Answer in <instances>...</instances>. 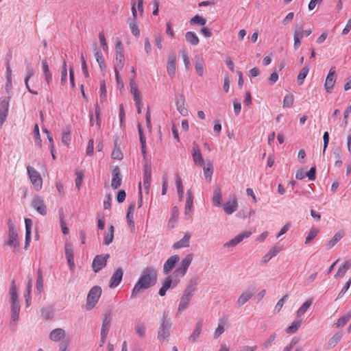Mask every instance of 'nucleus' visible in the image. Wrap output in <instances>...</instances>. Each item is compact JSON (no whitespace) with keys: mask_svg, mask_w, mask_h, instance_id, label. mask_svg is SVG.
Segmentation results:
<instances>
[{"mask_svg":"<svg viewBox=\"0 0 351 351\" xmlns=\"http://www.w3.org/2000/svg\"><path fill=\"white\" fill-rule=\"evenodd\" d=\"M192 261V254H188L185 256V257L182 260L180 266L174 271L173 275L169 276L165 280L162 287L158 291V294L160 296H164L169 289L174 288L177 286L180 282V278L183 277L186 274Z\"/></svg>","mask_w":351,"mask_h":351,"instance_id":"1","label":"nucleus"},{"mask_svg":"<svg viewBox=\"0 0 351 351\" xmlns=\"http://www.w3.org/2000/svg\"><path fill=\"white\" fill-rule=\"evenodd\" d=\"M156 279L157 271L152 267L145 268L134 285L131 298L137 297L143 290L153 286L156 283Z\"/></svg>","mask_w":351,"mask_h":351,"instance_id":"2","label":"nucleus"},{"mask_svg":"<svg viewBox=\"0 0 351 351\" xmlns=\"http://www.w3.org/2000/svg\"><path fill=\"white\" fill-rule=\"evenodd\" d=\"M8 237L5 241V244L14 248V251L17 252L20 247V242L19 235L16 232L15 226L11 219L8 221Z\"/></svg>","mask_w":351,"mask_h":351,"instance_id":"3","label":"nucleus"},{"mask_svg":"<svg viewBox=\"0 0 351 351\" xmlns=\"http://www.w3.org/2000/svg\"><path fill=\"white\" fill-rule=\"evenodd\" d=\"M101 288L99 286H95L90 289L86 298V310L90 311L95 306L101 297Z\"/></svg>","mask_w":351,"mask_h":351,"instance_id":"4","label":"nucleus"},{"mask_svg":"<svg viewBox=\"0 0 351 351\" xmlns=\"http://www.w3.org/2000/svg\"><path fill=\"white\" fill-rule=\"evenodd\" d=\"M27 171L34 189L36 191H39L43 187V178L40 173L31 166L27 167Z\"/></svg>","mask_w":351,"mask_h":351,"instance_id":"5","label":"nucleus"},{"mask_svg":"<svg viewBox=\"0 0 351 351\" xmlns=\"http://www.w3.org/2000/svg\"><path fill=\"white\" fill-rule=\"evenodd\" d=\"M130 91L131 95L133 97V99H134V101L135 103V106L137 109V112L138 114H141L143 104V101L141 99V93L138 90V85L136 83V82H134V79H132L131 80Z\"/></svg>","mask_w":351,"mask_h":351,"instance_id":"6","label":"nucleus"},{"mask_svg":"<svg viewBox=\"0 0 351 351\" xmlns=\"http://www.w3.org/2000/svg\"><path fill=\"white\" fill-rule=\"evenodd\" d=\"M116 57L114 62V70H121L123 68L125 62V57L123 48L121 42L118 43L115 46Z\"/></svg>","mask_w":351,"mask_h":351,"instance_id":"7","label":"nucleus"},{"mask_svg":"<svg viewBox=\"0 0 351 351\" xmlns=\"http://www.w3.org/2000/svg\"><path fill=\"white\" fill-rule=\"evenodd\" d=\"M109 254L104 255H97L93 261L92 267L93 269L97 272L104 267L106 265L107 261L109 258Z\"/></svg>","mask_w":351,"mask_h":351,"instance_id":"8","label":"nucleus"},{"mask_svg":"<svg viewBox=\"0 0 351 351\" xmlns=\"http://www.w3.org/2000/svg\"><path fill=\"white\" fill-rule=\"evenodd\" d=\"M32 206L40 215H46L47 206L43 197L40 196H35L32 201Z\"/></svg>","mask_w":351,"mask_h":351,"instance_id":"9","label":"nucleus"},{"mask_svg":"<svg viewBox=\"0 0 351 351\" xmlns=\"http://www.w3.org/2000/svg\"><path fill=\"white\" fill-rule=\"evenodd\" d=\"M192 296H193V293H192V291L189 290V289H186L181 298H180V304H179V306H178V312H182L184 310H185L190 302H191V300L192 298Z\"/></svg>","mask_w":351,"mask_h":351,"instance_id":"10","label":"nucleus"},{"mask_svg":"<svg viewBox=\"0 0 351 351\" xmlns=\"http://www.w3.org/2000/svg\"><path fill=\"white\" fill-rule=\"evenodd\" d=\"M171 324L165 321V319L162 320V322L159 328L158 333V339L162 341L167 339L170 335Z\"/></svg>","mask_w":351,"mask_h":351,"instance_id":"11","label":"nucleus"},{"mask_svg":"<svg viewBox=\"0 0 351 351\" xmlns=\"http://www.w3.org/2000/svg\"><path fill=\"white\" fill-rule=\"evenodd\" d=\"M336 82V76H335V67H332L330 69L328 74L326 77L324 88L327 93H330L331 90L333 88L334 85Z\"/></svg>","mask_w":351,"mask_h":351,"instance_id":"12","label":"nucleus"},{"mask_svg":"<svg viewBox=\"0 0 351 351\" xmlns=\"http://www.w3.org/2000/svg\"><path fill=\"white\" fill-rule=\"evenodd\" d=\"M8 106H9V99L8 97H2L0 98V127L4 123L8 112Z\"/></svg>","mask_w":351,"mask_h":351,"instance_id":"13","label":"nucleus"},{"mask_svg":"<svg viewBox=\"0 0 351 351\" xmlns=\"http://www.w3.org/2000/svg\"><path fill=\"white\" fill-rule=\"evenodd\" d=\"M180 257L178 255H173L170 256L165 263L163 265V272L167 275L169 274L171 270L175 267L176 263H178Z\"/></svg>","mask_w":351,"mask_h":351,"instance_id":"14","label":"nucleus"},{"mask_svg":"<svg viewBox=\"0 0 351 351\" xmlns=\"http://www.w3.org/2000/svg\"><path fill=\"white\" fill-rule=\"evenodd\" d=\"M192 157L193 162L196 165L204 167V162L200 152V149L199 146L195 143H193Z\"/></svg>","mask_w":351,"mask_h":351,"instance_id":"15","label":"nucleus"},{"mask_svg":"<svg viewBox=\"0 0 351 351\" xmlns=\"http://www.w3.org/2000/svg\"><path fill=\"white\" fill-rule=\"evenodd\" d=\"M143 171V187L145 190V192L147 193L149 192L152 180L151 168L146 165L144 167Z\"/></svg>","mask_w":351,"mask_h":351,"instance_id":"16","label":"nucleus"},{"mask_svg":"<svg viewBox=\"0 0 351 351\" xmlns=\"http://www.w3.org/2000/svg\"><path fill=\"white\" fill-rule=\"evenodd\" d=\"M252 234L250 231H245L236 236L234 239L229 241L225 244V246H235L241 242L244 239L248 238Z\"/></svg>","mask_w":351,"mask_h":351,"instance_id":"17","label":"nucleus"},{"mask_svg":"<svg viewBox=\"0 0 351 351\" xmlns=\"http://www.w3.org/2000/svg\"><path fill=\"white\" fill-rule=\"evenodd\" d=\"M134 209H135V204L132 203L128 208V212H127V215H126L128 224L130 228L131 229L132 232H134L135 230V224H134Z\"/></svg>","mask_w":351,"mask_h":351,"instance_id":"18","label":"nucleus"},{"mask_svg":"<svg viewBox=\"0 0 351 351\" xmlns=\"http://www.w3.org/2000/svg\"><path fill=\"white\" fill-rule=\"evenodd\" d=\"M255 291L254 289H248L244 291L239 297L237 303L239 306H241L245 304L254 294Z\"/></svg>","mask_w":351,"mask_h":351,"instance_id":"19","label":"nucleus"},{"mask_svg":"<svg viewBox=\"0 0 351 351\" xmlns=\"http://www.w3.org/2000/svg\"><path fill=\"white\" fill-rule=\"evenodd\" d=\"M123 275V271L121 268L117 269L110 278V287L115 288L121 282Z\"/></svg>","mask_w":351,"mask_h":351,"instance_id":"20","label":"nucleus"},{"mask_svg":"<svg viewBox=\"0 0 351 351\" xmlns=\"http://www.w3.org/2000/svg\"><path fill=\"white\" fill-rule=\"evenodd\" d=\"M176 56L171 55L169 57L167 65V71L169 75L173 78L175 76L176 71Z\"/></svg>","mask_w":351,"mask_h":351,"instance_id":"21","label":"nucleus"},{"mask_svg":"<svg viewBox=\"0 0 351 351\" xmlns=\"http://www.w3.org/2000/svg\"><path fill=\"white\" fill-rule=\"evenodd\" d=\"M191 237V235L190 233H189V232L185 233V234L182 239H181L180 241H177L176 243H173V248L174 250H178V249H181V248L188 247L189 246Z\"/></svg>","mask_w":351,"mask_h":351,"instance_id":"22","label":"nucleus"},{"mask_svg":"<svg viewBox=\"0 0 351 351\" xmlns=\"http://www.w3.org/2000/svg\"><path fill=\"white\" fill-rule=\"evenodd\" d=\"M121 176L118 167H116L112 171V179L111 181V186L114 189H118L121 184Z\"/></svg>","mask_w":351,"mask_h":351,"instance_id":"23","label":"nucleus"},{"mask_svg":"<svg viewBox=\"0 0 351 351\" xmlns=\"http://www.w3.org/2000/svg\"><path fill=\"white\" fill-rule=\"evenodd\" d=\"M25 63L27 65V68H26L27 75L25 78V86H26L27 90H29V92H30L31 93H32L34 95H38L37 91H34V90H31L29 86V80L30 79V77H32L34 75V71L33 68L31 66V64L29 62H28L27 61H25Z\"/></svg>","mask_w":351,"mask_h":351,"instance_id":"24","label":"nucleus"},{"mask_svg":"<svg viewBox=\"0 0 351 351\" xmlns=\"http://www.w3.org/2000/svg\"><path fill=\"white\" fill-rule=\"evenodd\" d=\"M65 337V331L62 328H56L49 334V339L53 341H58Z\"/></svg>","mask_w":351,"mask_h":351,"instance_id":"25","label":"nucleus"},{"mask_svg":"<svg viewBox=\"0 0 351 351\" xmlns=\"http://www.w3.org/2000/svg\"><path fill=\"white\" fill-rule=\"evenodd\" d=\"M237 201L234 198L232 200L227 202L223 205V210L227 215H230L237 209Z\"/></svg>","mask_w":351,"mask_h":351,"instance_id":"26","label":"nucleus"},{"mask_svg":"<svg viewBox=\"0 0 351 351\" xmlns=\"http://www.w3.org/2000/svg\"><path fill=\"white\" fill-rule=\"evenodd\" d=\"M42 65L45 80L46 81L47 84L49 85L52 81V76L49 71L48 63L45 59L42 60Z\"/></svg>","mask_w":351,"mask_h":351,"instance_id":"27","label":"nucleus"},{"mask_svg":"<svg viewBox=\"0 0 351 351\" xmlns=\"http://www.w3.org/2000/svg\"><path fill=\"white\" fill-rule=\"evenodd\" d=\"M9 294L10 296L11 304H19L18 294H17V289H16V284L14 280H12L10 284V289Z\"/></svg>","mask_w":351,"mask_h":351,"instance_id":"28","label":"nucleus"},{"mask_svg":"<svg viewBox=\"0 0 351 351\" xmlns=\"http://www.w3.org/2000/svg\"><path fill=\"white\" fill-rule=\"evenodd\" d=\"M203 325L202 320H199L197 322L195 325V328L193 330L191 335L189 337V339L191 342L196 341L197 339L199 337V335L201 334L202 328Z\"/></svg>","mask_w":351,"mask_h":351,"instance_id":"29","label":"nucleus"},{"mask_svg":"<svg viewBox=\"0 0 351 351\" xmlns=\"http://www.w3.org/2000/svg\"><path fill=\"white\" fill-rule=\"evenodd\" d=\"M193 197L191 192L188 191L186 199L185 215H188L189 217H191L193 211Z\"/></svg>","mask_w":351,"mask_h":351,"instance_id":"30","label":"nucleus"},{"mask_svg":"<svg viewBox=\"0 0 351 351\" xmlns=\"http://www.w3.org/2000/svg\"><path fill=\"white\" fill-rule=\"evenodd\" d=\"M351 268V261H345L338 269L335 278L343 277L346 271Z\"/></svg>","mask_w":351,"mask_h":351,"instance_id":"31","label":"nucleus"},{"mask_svg":"<svg viewBox=\"0 0 351 351\" xmlns=\"http://www.w3.org/2000/svg\"><path fill=\"white\" fill-rule=\"evenodd\" d=\"M20 313L19 304H11V324H15L19 319Z\"/></svg>","mask_w":351,"mask_h":351,"instance_id":"32","label":"nucleus"},{"mask_svg":"<svg viewBox=\"0 0 351 351\" xmlns=\"http://www.w3.org/2000/svg\"><path fill=\"white\" fill-rule=\"evenodd\" d=\"M313 304V299L310 298L306 300L302 305L299 308V309L296 312V316L298 317H301L304 315L306 311L310 308V306Z\"/></svg>","mask_w":351,"mask_h":351,"instance_id":"33","label":"nucleus"},{"mask_svg":"<svg viewBox=\"0 0 351 351\" xmlns=\"http://www.w3.org/2000/svg\"><path fill=\"white\" fill-rule=\"evenodd\" d=\"M185 38L186 42L192 45H197L199 43V38L193 32H187L185 34Z\"/></svg>","mask_w":351,"mask_h":351,"instance_id":"34","label":"nucleus"},{"mask_svg":"<svg viewBox=\"0 0 351 351\" xmlns=\"http://www.w3.org/2000/svg\"><path fill=\"white\" fill-rule=\"evenodd\" d=\"M94 56L98 62L100 69H104L106 67V64L101 51L97 48L95 49Z\"/></svg>","mask_w":351,"mask_h":351,"instance_id":"35","label":"nucleus"},{"mask_svg":"<svg viewBox=\"0 0 351 351\" xmlns=\"http://www.w3.org/2000/svg\"><path fill=\"white\" fill-rule=\"evenodd\" d=\"M110 326V319L108 317H106L102 322V326L101 328V336L103 337H106L108 333V330Z\"/></svg>","mask_w":351,"mask_h":351,"instance_id":"36","label":"nucleus"},{"mask_svg":"<svg viewBox=\"0 0 351 351\" xmlns=\"http://www.w3.org/2000/svg\"><path fill=\"white\" fill-rule=\"evenodd\" d=\"M351 318V311L341 316L335 324L336 328L343 327Z\"/></svg>","mask_w":351,"mask_h":351,"instance_id":"37","label":"nucleus"},{"mask_svg":"<svg viewBox=\"0 0 351 351\" xmlns=\"http://www.w3.org/2000/svg\"><path fill=\"white\" fill-rule=\"evenodd\" d=\"M203 167V171H204V174L205 178L210 182L212 179V176L213 174V165L210 162H208L206 164V166L204 165V167Z\"/></svg>","mask_w":351,"mask_h":351,"instance_id":"38","label":"nucleus"},{"mask_svg":"<svg viewBox=\"0 0 351 351\" xmlns=\"http://www.w3.org/2000/svg\"><path fill=\"white\" fill-rule=\"evenodd\" d=\"M134 330L136 334L140 337L143 338L145 336L146 328L144 324L138 322L135 324Z\"/></svg>","mask_w":351,"mask_h":351,"instance_id":"39","label":"nucleus"},{"mask_svg":"<svg viewBox=\"0 0 351 351\" xmlns=\"http://www.w3.org/2000/svg\"><path fill=\"white\" fill-rule=\"evenodd\" d=\"M221 199H222V195H221V191L219 188H217L215 190L213 197V202L215 205L219 206L221 205Z\"/></svg>","mask_w":351,"mask_h":351,"instance_id":"40","label":"nucleus"},{"mask_svg":"<svg viewBox=\"0 0 351 351\" xmlns=\"http://www.w3.org/2000/svg\"><path fill=\"white\" fill-rule=\"evenodd\" d=\"M114 228L113 226L109 227V232L105 236L104 239V243L106 245H110L114 239Z\"/></svg>","mask_w":351,"mask_h":351,"instance_id":"41","label":"nucleus"},{"mask_svg":"<svg viewBox=\"0 0 351 351\" xmlns=\"http://www.w3.org/2000/svg\"><path fill=\"white\" fill-rule=\"evenodd\" d=\"M309 72V68L306 66L303 67L298 75V82L300 85L303 84L304 79Z\"/></svg>","mask_w":351,"mask_h":351,"instance_id":"42","label":"nucleus"},{"mask_svg":"<svg viewBox=\"0 0 351 351\" xmlns=\"http://www.w3.org/2000/svg\"><path fill=\"white\" fill-rule=\"evenodd\" d=\"M341 237L342 234L341 233H336L332 237V239H331L326 243V248L329 250L333 247L336 245V243L341 239Z\"/></svg>","mask_w":351,"mask_h":351,"instance_id":"43","label":"nucleus"},{"mask_svg":"<svg viewBox=\"0 0 351 351\" xmlns=\"http://www.w3.org/2000/svg\"><path fill=\"white\" fill-rule=\"evenodd\" d=\"M32 280H29L27 284L26 293H25L26 306L29 307L31 304V291H32Z\"/></svg>","mask_w":351,"mask_h":351,"instance_id":"44","label":"nucleus"},{"mask_svg":"<svg viewBox=\"0 0 351 351\" xmlns=\"http://www.w3.org/2000/svg\"><path fill=\"white\" fill-rule=\"evenodd\" d=\"M75 186L80 189L84 178V173L82 170H77L75 171Z\"/></svg>","mask_w":351,"mask_h":351,"instance_id":"45","label":"nucleus"},{"mask_svg":"<svg viewBox=\"0 0 351 351\" xmlns=\"http://www.w3.org/2000/svg\"><path fill=\"white\" fill-rule=\"evenodd\" d=\"M36 289L39 293H41L43 291V278L40 269H38L37 274Z\"/></svg>","mask_w":351,"mask_h":351,"instance_id":"46","label":"nucleus"},{"mask_svg":"<svg viewBox=\"0 0 351 351\" xmlns=\"http://www.w3.org/2000/svg\"><path fill=\"white\" fill-rule=\"evenodd\" d=\"M301 325V321L300 320H295L287 328V333L288 334H292L295 332L298 329L300 328Z\"/></svg>","mask_w":351,"mask_h":351,"instance_id":"47","label":"nucleus"},{"mask_svg":"<svg viewBox=\"0 0 351 351\" xmlns=\"http://www.w3.org/2000/svg\"><path fill=\"white\" fill-rule=\"evenodd\" d=\"M294 101V97L291 94H287L285 96L283 99V107L290 108L292 106Z\"/></svg>","mask_w":351,"mask_h":351,"instance_id":"48","label":"nucleus"},{"mask_svg":"<svg viewBox=\"0 0 351 351\" xmlns=\"http://www.w3.org/2000/svg\"><path fill=\"white\" fill-rule=\"evenodd\" d=\"M129 27H130L132 34L134 36H138L140 35V30L138 29V25L136 22V20L131 21L129 23Z\"/></svg>","mask_w":351,"mask_h":351,"instance_id":"49","label":"nucleus"},{"mask_svg":"<svg viewBox=\"0 0 351 351\" xmlns=\"http://www.w3.org/2000/svg\"><path fill=\"white\" fill-rule=\"evenodd\" d=\"M342 335L341 333L335 334L328 341V345L330 347H335L341 340Z\"/></svg>","mask_w":351,"mask_h":351,"instance_id":"50","label":"nucleus"},{"mask_svg":"<svg viewBox=\"0 0 351 351\" xmlns=\"http://www.w3.org/2000/svg\"><path fill=\"white\" fill-rule=\"evenodd\" d=\"M206 20L201 16L195 15L190 20L191 24H198L199 25H204Z\"/></svg>","mask_w":351,"mask_h":351,"instance_id":"51","label":"nucleus"},{"mask_svg":"<svg viewBox=\"0 0 351 351\" xmlns=\"http://www.w3.org/2000/svg\"><path fill=\"white\" fill-rule=\"evenodd\" d=\"M224 320H219L217 328L215 331V338H218L224 332Z\"/></svg>","mask_w":351,"mask_h":351,"instance_id":"52","label":"nucleus"},{"mask_svg":"<svg viewBox=\"0 0 351 351\" xmlns=\"http://www.w3.org/2000/svg\"><path fill=\"white\" fill-rule=\"evenodd\" d=\"M111 157L113 160H120L123 158V154L121 149L115 145L114 148L112 152Z\"/></svg>","mask_w":351,"mask_h":351,"instance_id":"53","label":"nucleus"},{"mask_svg":"<svg viewBox=\"0 0 351 351\" xmlns=\"http://www.w3.org/2000/svg\"><path fill=\"white\" fill-rule=\"evenodd\" d=\"M319 230L315 228H311L305 239V243H309L317 235Z\"/></svg>","mask_w":351,"mask_h":351,"instance_id":"54","label":"nucleus"},{"mask_svg":"<svg viewBox=\"0 0 351 351\" xmlns=\"http://www.w3.org/2000/svg\"><path fill=\"white\" fill-rule=\"evenodd\" d=\"M100 101L103 103L106 99V88L105 82L103 81L100 84V95H99Z\"/></svg>","mask_w":351,"mask_h":351,"instance_id":"55","label":"nucleus"},{"mask_svg":"<svg viewBox=\"0 0 351 351\" xmlns=\"http://www.w3.org/2000/svg\"><path fill=\"white\" fill-rule=\"evenodd\" d=\"M67 78V69H66V61H64L63 65H62V69L61 71V84H64L66 82Z\"/></svg>","mask_w":351,"mask_h":351,"instance_id":"56","label":"nucleus"},{"mask_svg":"<svg viewBox=\"0 0 351 351\" xmlns=\"http://www.w3.org/2000/svg\"><path fill=\"white\" fill-rule=\"evenodd\" d=\"M195 68L196 73L199 76H202L204 75V64L201 61H197L195 64Z\"/></svg>","mask_w":351,"mask_h":351,"instance_id":"57","label":"nucleus"},{"mask_svg":"<svg viewBox=\"0 0 351 351\" xmlns=\"http://www.w3.org/2000/svg\"><path fill=\"white\" fill-rule=\"evenodd\" d=\"M65 256L66 258L73 257V245L71 243L65 244Z\"/></svg>","mask_w":351,"mask_h":351,"instance_id":"58","label":"nucleus"},{"mask_svg":"<svg viewBox=\"0 0 351 351\" xmlns=\"http://www.w3.org/2000/svg\"><path fill=\"white\" fill-rule=\"evenodd\" d=\"M176 106H177V109L180 112V113L182 115H186L187 112H188V110L187 109L184 107V101H178L176 103Z\"/></svg>","mask_w":351,"mask_h":351,"instance_id":"59","label":"nucleus"},{"mask_svg":"<svg viewBox=\"0 0 351 351\" xmlns=\"http://www.w3.org/2000/svg\"><path fill=\"white\" fill-rule=\"evenodd\" d=\"M99 40L100 45L103 47L104 50L108 49L107 42L105 38V34L104 32H101L99 34Z\"/></svg>","mask_w":351,"mask_h":351,"instance_id":"60","label":"nucleus"},{"mask_svg":"<svg viewBox=\"0 0 351 351\" xmlns=\"http://www.w3.org/2000/svg\"><path fill=\"white\" fill-rule=\"evenodd\" d=\"M282 250V247L280 246L275 245L271 247L269 251L268 254L271 256V258L276 256L280 251Z\"/></svg>","mask_w":351,"mask_h":351,"instance_id":"61","label":"nucleus"},{"mask_svg":"<svg viewBox=\"0 0 351 351\" xmlns=\"http://www.w3.org/2000/svg\"><path fill=\"white\" fill-rule=\"evenodd\" d=\"M287 298H288V295H285L280 300H278V302H277V304L275 306V309L277 310L278 312H279L282 309Z\"/></svg>","mask_w":351,"mask_h":351,"instance_id":"62","label":"nucleus"},{"mask_svg":"<svg viewBox=\"0 0 351 351\" xmlns=\"http://www.w3.org/2000/svg\"><path fill=\"white\" fill-rule=\"evenodd\" d=\"M34 135L36 138V141H37L38 145L39 147H41V145H41V139H40V132H39L38 125L37 123L35 124V125H34Z\"/></svg>","mask_w":351,"mask_h":351,"instance_id":"63","label":"nucleus"},{"mask_svg":"<svg viewBox=\"0 0 351 351\" xmlns=\"http://www.w3.org/2000/svg\"><path fill=\"white\" fill-rule=\"evenodd\" d=\"M233 107H234V112L235 115L236 116L239 115L241 112V103L237 100L234 101Z\"/></svg>","mask_w":351,"mask_h":351,"instance_id":"64","label":"nucleus"}]
</instances>
